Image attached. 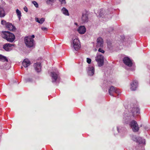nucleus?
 <instances>
[{
	"mask_svg": "<svg viewBox=\"0 0 150 150\" xmlns=\"http://www.w3.org/2000/svg\"><path fill=\"white\" fill-rule=\"evenodd\" d=\"M132 139L134 141H136L139 143V148H137V150H144L143 147L145 143V139H142L140 137H136L135 136H133Z\"/></svg>",
	"mask_w": 150,
	"mask_h": 150,
	"instance_id": "obj_1",
	"label": "nucleus"
},
{
	"mask_svg": "<svg viewBox=\"0 0 150 150\" xmlns=\"http://www.w3.org/2000/svg\"><path fill=\"white\" fill-rule=\"evenodd\" d=\"M3 33V38L6 39L7 41L12 42L15 40V36L13 34L8 31H5Z\"/></svg>",
	"mask_w": 150,
	"mask_h": 150,
	"instance_id": "obj_2",
	"label": "nucleus"
},
{
	"mask_svg": "<svg viewBox=\"0 0 150 150\" xmlns=\"http://www.w3.org/2000/svg\"><path fill=\"white\" fill-rule=\"evenodd\" d=\"M24 42L26 46L28 47H32L34 45L33 39L31 38L30 36L25 37Z\"/></svg>",
	"mask_w": 150,
	"mask_h": 150,
	"instance_id": "obj_3",
	"label": "nucleus"
},
{
	"mask_svg": "<svg viewBox=\"0 0 150 150\" xmlns=\"http://www.w3.org/2000/svg\"><path fill=\"white\" fill-rule=\"evenodd\" d=\"M1 24L3 25H5L6 27L10 30L14 31L16 29L15 27L11 23L6 22L4 20H2L1 21Z\"/></svg>",
	"mask_w": 150,
	"mask_h": 150,
	"instance_id": "obj_4",
	"label": "nucleus"
},
{
	"mask_svg": "<svg viewBox=\"0 0 150 150\" xmlns=\"http://www.w3.org/2000/svg\"><path fill=\"white\" fill-rule=\"evenodd\" d=\"M74 49L75 51H78L80 48V42L77 39H75L74 40L72 43L71 45Z\"/></svg>",
	"mask_w": 150,
	"mask_h": 150,
	"instance_id": "obj_5",
	"label": "nucleus"
},
{
	"mask_svg": "<svg viewBox=\"0 0 150 150\" xmlns=\"http://www.w3.org/2000/svg\"><path fill=\"white\" fill-rule=\"evenodd\" d=\"M96 60L98 62L99 66L101 67L104 64V57L102 55L97 54V56L96 57Z\"/></svg>",
	"mask_w": 150,
	"mask_h": 150,
	"instance_id": "obj_6",
	"label": "nucleus"
},
{
	"mask_svg": "<svg viewBox=\"0 0 150 150\" xmlns=\"http://www.w3.org/2000/svg\"><path fill=\"white\" fill-rule=\"evenodd\" d=\"M129 125L134 132H137L139 129V127L137 122L134 120H132L130 122Z\"/></svg>",
	"mask_w": 150,
	"mask_h": 150,
	"instance_id": "obj_7",
	"label": "nucleus"
},
{
	"mask_svg": "<svg viewBox=\"0 0 150 150\" xmlns=\"http://www.w3.org/2000/svg\"><path fill=\"white\" fill-rule=\"evenodd\" d=\"M82 23L87 22L88 21V14L86 11L83 12L81 18Z\"/></svg>",
	"mask_w": 150,
	"mask_h": 150,
	"instance_id": "obj_8",
	"label": "nucleus"
},
{
	"mask_svg": "<svg viewBox=\"0 0 150 150\" xmlns=\"http://www.w3.org/2000/svg\"><path fill=\"white\" fill-rule=\"evenodd\" d=\"M123 61L124 63L129 67H131L132 66V63L130 59L127 57H125L123 58Z\"/></svg>",
	"mask_w": 150,
	"mask_h": 150,
	"instance_id": "obj_9",
	"label": "nucleus"
},
{
	"mask_svg": "<svg viewBox=\"0 0 150 150\" xmlns=\"http://www.w3.org/2000/svg\"><path fill=\"white\" fill-rule=\"evenodd\" d=\"M131 111L133 116H134L135 115H137L139 113V109L136 105L131 108Z\"/></svg>",
	"mask_w": 150,
	"mask_h": 150,
	"instance_id": "obj_10",
	"label": "nucleus"
},
{
	"mask_svg": "<svg viewBox=\"0 0 150 150\" xmlns=\"http://www.w3.org/2000/svg\"><path fill=\"white\" fill-rule=\"evenodd\" d=\"M96 47L97 48L99 47H103V41L101 37H99L97 39Z\"/></svg>",
	"mask_w": 150,
	"mask_h": 150,
	"instance_id": "obj_11",
	"label": "nucleus"
},
{
	"mask_svg": "<svg viewBox=\"0 0 150 150\" xmlns=\"http://www.w3.org/2000/svg\"><path fill=\"white\" fill-rule=\"evenodd\" d=\"M138 85L137 81H132L130 84V89L132 91H134L137 88Z\"/></svg>",
	"mask_w": 150,
	"mask_h": 150,
	"instance_id": "obj_12",
	"label": "nucleus"
},
{
	"mask_svg": "<svg viewBox=\"0 0 150 150\" xmlns=\"http://www.w3.org/2000/svg\"><path fill=\"white\" fill-rule=\"evenodd\" d=\"M108 92L110 95L113 96V94L114 93H118V91L116 88L114 86H111L109 89Z\"/></svg>",
	"mask_w": 150,
	"mask_h": 150,
	"instance_id": "obj_13",
	"label": "nucleus"
},
{
	"mask_svg": "<svg viewBox=\"0 0 150 150\" xmlns=\"http://www.w3.org/2000/svg\"><path fill=\"white\" fill-rule=\"evenodd\" d=\"M14 46V45H12L10 43H7L4 45L3 48L6 51H9L11 50V47L12 46Z\"/></svg>",
	"mask_w": 150,
	"mask_h": 150,
	"instance_id": "obj_14",
	"label": "nucleus"
},
{
	"mask_svg": "<svg viewBox=\"0 0 150 150\" xmlns=\"http://www.w3.org/2000/svg\"><path fill=\"white\" fill-rule=\"evenodd\" d=\"M86 29L84 26H81L78 29L77 31L80 34H84L86 32Z\"/></svg>",
	"mask_w": 150,
	"mask_h": 150,
	"instance_id": "obj_15",
	"label": "nucleus"
},
{
	"mask_svg": "<svg viewBox=\"0 0 150 150\" xmlns=\"http://www.w3.org/2000/svg\"><path fill=\"white\" fill-rule=\"evenodd\" d=\"M41 64L40 63H35L34 66L35 69L37 72H39L41 70Z\"/></svg>",
	"mask_w": 150,
	"mask_h": 150,
	"instance_id": "obj_16",
	"label": "nucleus"
},
{
	"mask_svg": "<svg viewBox=\"0 0 150 150\" xmlns=\"http://www.w3.org/2000/svg\"><path fill=\"white\" fill-rule=\"evenodd\" d=\"M51 76L52 77L53 82H56L57 79L59 78L58 74L54 72H51Z\"/></svg>",
	"mask_w": 150,
	"mask_h": 150,
	"instance_id": "obj_17",
	"label": "nucleus"
},
{
	"mask_svg": "<svg viewBox=\"0 0 150 150\" xmlns=\"http://www.w3.org/2000/svg\"><path fill=\"white\" fill-rule=\"evenodd\" d=\"M94 67H89L88 69V75L90 76H92L94 74Z\"/></svg>",
	"mask_w": 150,
	"mask_h": 150,
	"instance_id": "obj_18",
	"label": "nucleus"
},
{
	"mask_svg": "<svg viewBox=\"0 0 150 150\" xmlns=\"http://www.w3.org/2000/svg\"><path fill=\"white\" fill-rule=\"evenodd\" d=\"M22 64L25 67H27L30 64V61L28 59H25L23 62Z\"/></svg>",
	"mask_w": 150,
	"mask_h": 150,
	"instance_id": "obj_19",
	"label": "nucleus"
},
{
	"mask_svg": "<svg viewBox=\"0 0 150 150\" xmlns=\"http://www.w3.org/2000/svg\"><path fill=\"white\" fill-rule=\"evenodd\" d=\"M5 15L4 11L2 7H0V17H4Z\"/></svg>",
	"mask_w": 150,
	"mask_h": 150,
	"instance_id": "obj_20",
	"label": "nucleus"
},
{
	"mask_svg": "<svg viewBox=\"0 0 150 150\" xmlns=\"http://www.w3.org/2000/svg\"><path fill=\"white\" fill-rule=\"evenodd\" d=\"M0 60L3 62H8V60L6 57L1 54H0Z\"/></svg>",
	"mask_w": 150,
	"mask_h": 150,
	"instance_id": "obj_21",
	"label": "nucleus"
},
{
	"mask_svg": "<svg viewBox=\"0 0 150 150\" xmlns=\"http://www.w3.org/2000/svg\"><path fill=\"white\" fill-rule=\"evenodd\" d=\"M62 11L64 14L67 16H69V14L68 10L64 7H63L62 8Z\"/></svg>",
	"mask_w": 150,
	"mask_h": 150,
	"instance_id": "obj_22",
	"label": "nucleus"
},
{
	"mask_svg": "<svg viewBox=\"0 0 150 150\" xmlns=\"http://www.w3.org/2000/svg\"><path fill=\"white\" fill-rule=\"evenodd\" d=\"M35 21L39 23L42 24L45 21V19L44 18H42L39 20L38 18H36Z\"/></svg>",
	"mask_w": 150,
	"mask_h": 150,
	"instance_id": "obj_23",
	"label": "nucleus"
},
{
	"mask_svg": "<svg viewBox=\"0 0 150 150\" xmlns=\"http://www.w3.org/2000/svg\"><path fill=\"white\" fill-rule=\"evenodd\" d=\"M16 13L18 16L19 20H20L21 16V11H20L18 9H17L16 10Z\"/></svg>",
	"mask_w": 150,
	"mask_h": 150,
	"instance_id": "obj_24",
	"label": "nucleus"
},
{
	"mask_svg": "<svg viewBox=\"0 0 150 150\" xmlns=\"http://www.w3.org/2000/svg\"><path fill=\"white\" fill-rule=\"evenodd\" d=\"M46 2L48 4H52L54 2V0H46Z\"/></svg>",
	"mask_w": 150,
	"mask_h": 150,
	"instance_id": "obj_25",
	"label": "nucleus"
},
{
	"mask_svg": "<svg viewBox=\"0 0 150 150\" xmlns=\"http://www.w3.org/2000/svg\"><path fill=\"white\" fill-rule=\"evenodd\" d=\"M131 119V117H127V118H126L125 117V122L126 123H128L129 122V120Z\"/></svg>",
	"mask_w": 150,
	"mask_h": 150,
	"instance_id": "obj_26",
	"label": "nucleus"
},
{
	"mask_svg": "<svg viewBox=\"0 0 150 150\" xmlns=\"http://www.w3.org/2000/svg\"><path fill=\"white\" fill-rule=\"evenodd\" d=\"M99 48L98 50V51L100 52H101L102 53H104L105 52L104 50L102 49V47H99Z\"/></svg>",
	"mask_w": 150,
	"mask_h": 150,
	"instance_id": "obj_27",
	"label": "nucleus"
},
{
	"mask_svg": "<svg viewBox=\"0 0 150 150\" xmlns=\"http://www.w3.org/2000/svg\"><path fill=\"white\" fill-rule=\"evenodd\" d=\"M32 3L37 8H38V3L35 1H32Z\"/></svg>",
	"mask_w": 150,
	"mask_h": 150,
	"instance_id": "obj_28",
	"label": "nucleus"
},
{
	"mask_svg": "<svg viewBox=\"0 0 150 150\" xmlns=\"http://www.w3.org/2000/svg\"><path fill=\"white\" fill-rule=\"evenodd\" d=\"M86 61L88 63L90 64L91 62V59L90 58H87Z\"/></svg>",
	"mask_w": 150,
	"mask_h": 150,
	"instance_id": "obj_29",
	"label": "nucleus"
},
{
	"mask_svg": "<svg viewBox=\"0 0 150 150\" xmlns=\"http://www.w3.org/2000/svg\"><path fill=\"white\" fill-rule=\"evenodd\" d=\"M23 9L24 11H25L26 12H28V9L25 6L24 7Z\"/></svg>",
	"mask_w": 150,
	"mask_h": 150,
	"instance_id": "obj_30",
	"label": "nucleus"
},
{
	"mask_svg": "<svg viewBox=\"0 0 150 150\" xmlns=\"http://www.w3.org/2000/svg\"><path fill=\"white\" fill-rule=\"evenodd\" d=\"M41 29L43 30H47V28L46 27H42Z\"/></svg>",
	"mask_w": 150,
	"mask_h": 150,
	"instance_id": "obj_31",
	"label": "nucleus"
},
{
	"mask_svg": "<svg viewBox=\"0 0 150 150\" xmlns=\"http://www.w3.org/2000/svg\"><path fill=\"white\" fill-rule=\"evenodd\" d=\"M61 3L62 4H65L66 3L65 0H61Z\"/></svg>",
	"mask_w": 150,
	"mask_h": 150,
	"instance_id": "obj_32",
	"label": "nucleus"
},
{
	"mask_svg": "<svg viewBox=\"0 0 150 150\" xmlns=\"http://www.w3.org/2000/svg\"><path fill=\"white\" fill-rule=\"evenodd\" d=\"M110 30L108 31V32L109 33H110L112 31H113V28H110Z\"/></svg>",
	"mask_w": 150,
	"mask_h": 150,
	"instance_id": "obj_33",
	"label": "nucleus"
},
{
	"mask_svg": "<svg viewBox=\"0 0 150 150\" xmlns=\"http://www.w3.org/2000/svg\"><path fill=\"white\" fill-rule=\"evenodd\" d=\"M31 38L33 39V38H35V35H32L31 36H30Z\"/></svg>",
	"mask_w": 150,
	"mask_h": 150,
	"instance_id": "obj_34",
	"label": "nucleus"
},
{
	"mask_svg": "<svg viewBox=\"0 0 150 150\" xmlns=\"http://www.w3.org/2000/svg\"><path fill=\"white\" fill-rule=\"evenodd\" d=\"M29 81H30V79H28L26 80V82Z\"/></svg>",
	"mask_w": 150,
	"mask_h": 150,
	"instance_id": "obj_35",
	"label": "nucleus"
},
{
	"mask_svg": "<svg viewBox=\"0 0 150 150\" xmlns=\"http://www.w3.org/2000/svg\"><path fill=\"white\" fill-rule=\"evenodd\" d=\"M117 131L118 132H119L118 127H117Z\"/></svg>",
	"mask_w": 150,
	"mask_h": 150,
	"instance_id": "obj_36",
	"label": "nucleus"
},
{
	"mask_svg": "<svg viewBox=\"0 0 150 150\" xmlns=\"http://www.w3.org/2000/svg\"><path fill=\"white\" fill-rule=\"evenodd\" d=\"M99 15L101 17L102 16V15L101 14H100Z\"/></svg>",
	"mask_w": 150,
	"mask_h": 150,
	"instance_id": "obj_37",
	"label": "nucleus"
},
{
	"mask_svg": "<svg viewBox=\"0 0 150 150\" xmlns=\"http://www.w3.org/2000/svg\"><path fill=\"white\" fill-rule=\"evenodd\" d=\"M75 24L76 25H77V24L76 23H75Z\"/></svg>",
	"mask_w": 150,
	"mask_h": 150,
	"instance_id": "obj_38",
	"label": "nucleus"
},
{
	"mask_svg": "<svg viewBox=\"0 0 150 150\" xmlns=\"http://www.w3.org/2000/svg\"><path fill=\"white\" fill-rule=\"evenodd\" d=\"M124 38H123V39H122V41H124Z\"/></svg>",
	"mask_w": 150,
	"mask_h": 150,
	"instance_id": "obj_39",
	"label": "nucleus"
}]
</instances>
